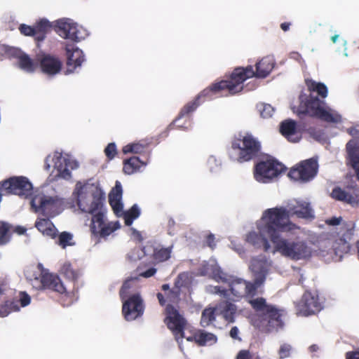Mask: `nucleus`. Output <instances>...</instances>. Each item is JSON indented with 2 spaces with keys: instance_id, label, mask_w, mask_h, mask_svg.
Segmentation results:
<instances>
[{
  "instance_id": "obj_1",
  "label": "nucleus",
  "mask_w": 359,
  "mask_h": 359,
  "mask_svg": "<svg viewBox=\"0 0 359 359\" xmlns=\"http://www.w3.org/2000/svg\"><path fill=\"white\" fill-rule=\"evenodd\" d=\"M305 83L309 95L302 93L299 95L300 103L297 109V114L308 115L326 123H341V116L329 107L324 100L328 94L327 86L323 83L312 79H306Z\"/></svg>"
},
{
  "instance_id": "obj_2",
  "label": "nucleus",
  "mask_w": 359,
  "mask_h": 359,
  "mask_svg": "<svg viewBox=\"0 0 359 359\" xmlns=\"http://www.w3.org/2000/svg\"><path fill=\"white\" fill-rule=\"evenodd\" d=\"M264 283V277L255 278L252 282L246 281L245 298L260 318L259 325H257L259 328L266 332H271L282 328L284 323L280 310L273 305L268 304L264 297L254 298L257 294L262 293L261 288Z\"/></svg>"
},
{
  "instance_id": "obj_3",
  "label": "nucleus",
  "mask_w": 359,
  "mask_h": 359,
  "mask_svg": "<svg viewBox=\"0 0 359 359\" xmlns=\"http://www.w3.org/2000/svg\"><path fill=\"white\" fill-rule=\"evenodd\" d=\"M312 220L315 218L314 212L311 204L304 201H294L288 203L286 208L276 207L266 210L262 215L263 226H269L270 230L273 227L278 228L282 231H292L298 226L290 221L291 217Z\"/></svg>"
},
{
  "instance_id": "obj_4",
  "label": "nucleus",
  "mask_w": 359,
  "mask_h": 359,
  "mask_svg": "<svg viewBox=\"0 0 359 359\" xmlns=\"http://www.w3.org/2000/svg\"><path fill=\"white\" fill-rule=\"evenodd\" d=\"M91 233L98 238H106L121 226L118 222H106V196L99 184H91Z\"/></svg>"
},
{
  "instance_id": "obj_5",
  "label": "nucleus",
  "mask_w": 359,
  "mask_h": 359,
  "mask_svg": "<svg viewBox=\"0 0 359 359\" xmlns=\"http://www.w3.org/2000/svg\"><path fill=\"white\" fill-rule=\"evenodd\" d=\"M30 205L36 213L55 217L64 210L65 201L57 194L54 184L46 182L33 192Z\"/></svg>"
},
{
  "instance_id": "obj_6",
  "label": "nucleus",
  "mask_w": 359,
  "mask_h": 359,
  "mask_svg": "<svg viewBox=\"0 0 359 359\" xmlns=\"http://www.w3.org/2000/svg\"><path fill=\"white\" fill-rule=\"evenodd\" d=\"M270 230L267 226H262L259 230L262 233H266L269 237L274 245V250L278 252L283 256L289 257L292 260H300L308 258L311 255V250L304 241H289L281 238L280 232L283 231L276 227Z\"/></svg>"
},
{
  "instance_id": "obj_7",
  "label": "nucleus",
  "mask_w": 359,
  "mask_h": 359,
  "mask_svg": "<svg viewBox=\"0 0 359 359\" xmlns=\"http://www.w3.org/2000/svg\"><path fill=\"white\" fill-rule=\"evenodd\" d=\"M275 62L273 58L264 57L256 64V71L253 70L251 65L244 67L235 68L229 78L224 80L227 85V92L229 95H235L241 92L243 82L253 76L257 78H266L274 67Z\"/></svg>"
},
{
  "instance_id": "obj_8",
  "label": "nucleus",
  "mask_w": 359,
  "mask_h": 359,
  "mask_svg": "<svg viewBox=\"0 0 359 359\" xmlns=\"http://www.w3.org/2000/svg\"><path fill=\"white\" fill-rule=\"evenodd\" d=\"M223 92H227L226 82L222 80L212 83L203 90L193 100L187 102L180 110L172 125L180 128L187 129L191 124L190 114L203 102L212 100Z\"/></svg>"
},
{
  "instance_id": "obj_9",
  "label": "nucleus",
  "mask_w": 359,
  "mask_h": 359,
  "mask_svg": "<svg viewBox=\"0 0 359 359\" xmlns=\"http://www.w3.org/2000/svg\"><path fill=\"white\" fill-rule=\"evenodd\" d=\"M261 150V142L252 134L240 133L232 139L228 154L231 160L243 163L259 157Z\"/></svg>"
},
{
  "instance_id": "obj_10",
  "label": "nucleus",
  "mask_w": 359,
  "mask_h": 359,
  "mask_svg": "<svg viewBox=\"0 0 359 359\" xmlns=\"http://www.w3.org/2000/svg\"><path fill=\"white\" fill-rule=\"evenodd\" d=\"M79 167L78 162L68 154L55 151L45 158L44 168L53 170L47 179V182L54 184L57 179L69 180L72 177V170Z\"/></svg>"
},
{
  "instance_id": "obj_11",
  "label": "nucleus",
  "mask_w": 359,
  "mask_h": 359,
  "mask_svg": "<svg viewBox=\"0 0 359 359\" xmlns=\"http://www.w3.org/2000/svg\"><path fill=\"white\" fill-rule=\"evenodd\" d=\"M133 283V280H126L119 291V295L123 302L122 313L128 321L141 317L144 311L143 299L140 294L139 293L129 294Z\"/></svg>"
},
{
  "instance_id": "obj_12",
  "label": "nucleus",
  "mask_w": 359,
  "mask_h": 359,
  "mask_svg": "<svg viewBox=\"0 0 359 359\" xmlns=\"http://www.w3.org/2000/svg\"><path fill=\"white\" fill-rule=\"evenodd\" d=\"M286 170L285 165L268 154L261 156L253 168L255 179L261 183H269Z\"/></svg>"
},
{
  "instance_id": "obj_13",
  "label": "nucleus",
  "mask_w": 359,
  "mask_h": 359,
  "mask_svg": "<svg viewBox=\"0 0 359 359\" xmlns=\"http://www.w3.org/2000/svg\"><path fill=\"white\" fill-rule=\"evenodd\" d=\"M53 23L55 31L63 39L80 41L84 39L87 35L83 27L72 19L62 18Z\"/></svg>"
},
{
  "instance_id": "obj_14",
  "label": "nucleus",
  "mask_w": 359,
  "mask_h": 359,
  "mask_svg": "<svg viewBox=\"0 0 359 359\" xmlns=\"http://www.w3.org/2000/svg\"><path fill=\"white\" fill-rule=\"evenodd\" d=\"M27 278L36 290H52L59 293H64L65 287L60 278L53 273L41 271L38 274L29 275Z\"/></svg>"
},
{
  "instance_id": "obj_15",
  "label": "nucleus",
  "mask_w": 359,
  "mask_h": 359,
  "mask_svg": "<svg viewBox=\"0 0 359 359\" xmlns=\"http://www.w3.org/2000/svg\"><path fill=\"white\" fill-rule=\"evenodd\" d=\"M323 308L317 292H304L301 299L295 302L297 315L307 317L316 315Z\"/></svg>"
},
{
  "instance_id": "obj_16",
  "label": "nucleus",
  "mask_w": 359,
  "mask_h": 359,
  "mask_svg": "<svg viewBox=\"0 0 359 359\" xmlns=\"http://www.w3.org/2000/svg\"><path fill=\"white\" fill-rule=\"evenodd\" d=\"M32 184L27 177L22 176L12 177L1 182L2 191L24 198L32 196Z\"/></svg>"
},
{
  "instance_id": "obj_17",
  "label": "nucleus",
  "mask_w": 359,
  "mask_h": 359,
  "mask_svg": "<svg viewBox=\"0 0 359 359\" xmlns=\"http://www.w3.org/2000/svg\"><path fill=\"white\" fill-rule=\"evenodd\" d=\"M165 318L164 323L168 329L172 330L173 334L180 335L181 338L184 337V328L187 321L179 313V311L172 304H169L165 309Z\"/></svg>"
},
{
  "instance_id": "obj_18",
  "label": "nucleus",
  "mask_w": 359,
  "mask_h": 359,
  "mask_svg": "<svg viewBox=\"0 0 359 359\" xmlns=\"http://www.w3.org/2000/svg\"><path fill=\"white\" fill-rule=\"evenodd\" d=\"M318 163L312 158L301 162L296 167L292 168L288 176L295 181H309L317 173Z\"/></svg>"
},
{
  "instance_id": "obj_19",
  "label": "nucleus",
  "mask_w": 359,
  "mask_h": 359,
  "mask_svg": "<svg viewBox=\"0 0 359 359\" xmlns=\"http://www.w3.org/2000/svg\"><path fill=\"white\" fill-rule=\"evenodd\" d=\"M73 196L82 212H90V183L88 180L78 181L73 191Z\"/></svg>"
},
{
  "instance_id": "obj_20",
  "label": "nucleus",
  "mask_w": 359,
  "mask_h": 359,
  "mask_svg": "<svg viewBox=\"0 0 359 359\" xmlns=\"http://www.w3.org/2000/svg\"><path fill=\"white\" fill-rule=\"evenodd\" d=\"M187 278L188 276L186 273H180L175 280V286L165 294L166 299L163 294L157 293L156 296L160 305L165 306L167 301L172 304H177L180 295V289L185 286Z\"/></svg>"
},
{
  "instance_id": "obj_21",
  "label": "nucleus",
  "mask_w": 359,
  "mask_h": 359,
  "mask_svg": "<svg viewBox=\"0 0 359 359\" xmlns=\"http://www.w3.org/2000/svg\"><path fill=\"white\" fill-rule=\"evenodd\" d=\"M339 237L333 243L332 247L336 252H348L351 248L350 242L354 234V225L346 224L340 228Z\"/></svg>"
},
{
  "instance_id": "obj_22",
  "label": "nucleus",
  "mask_w": 359,
  "mask_h": 359,
  "mask_svg": "<svg viewBox=\"0 0 359 359\" xmlns=\"http://www.w3.org/2000/svg\"><path fill=\"white\" fill-rule=\"evenodd\" d=\"M66 55L67 69L65 74L68 75L74 73L77 67H81L84 61V56L83 51L74 45L66 46Z\"/></svg>"
},
{
  "instance_id": "obj_23",
  "label": "nucleus",
  "mask_w": 359,
  "mask_h": 359,
  "mask_svg": "<svg viewBox=\"0 0 359 359\" xmlns=\"http://www.w3.org/2000/svg\"><path fill=\"white\" fill-rule=\"evenodd\" d=\"M146 256H149L156 262H163L170 258L172 247L163 248L155 246L152 243H147L142 248Z\"/></svg>"
},
{
  "instance_id": "obj_24",
  "label": "nucleus",
  "mask_w": 359,
  "mask_h": 359,
  "mask_svg": "<svg viewBox=\"0 0 359 359\" xmlns=\"http://www.w3.org/2000/svg\"><path fill=\"white\" fill-rule=\"evenodd\" d=\"M43 73L48 76H54L58 74L62 69L60 60L49 54H43L38 58Z\"/></svg>"
},
{
  "instance_id": "obj_25",
  "label": "nucleus",
  "mask_w": 359,
  "mask_h": 359,
  "mask_svg": "<svg viewBox=\"0 0 359 359\" xmlns=\"http://www.w3.org/2000/svg\"><path fill=\"white\" fill-rule=\"evenodd\" d=\"M331 196L335 200L346 203L352 206L359 205V189L353 188L345 191L337 187L332 189Z\"/></svg>"
},
{
  "instance_id": "obj_26",
  "label": "nucleus",
  "mask_w": 359,
  "mask_h": 359,
  "mask_svg": "<svg viewBox=\"0 0 359 359\" xmlns=\"http://www.w3.org/2000/svg\"><path fill=\"white\" fill-rule=\"evenodd\" d=\"M122 196V185L120 182L116 181L115 186L109 194V203L116 216H121L123 213Z\"/></svg>"
},
{
  "instance_id": "obj_27",
  "label": "nucleus",
  "mask_w": 359,
  "mask_h": 359,
  "mask_svg": "<svg viewBox=\"0 0 359 359\" xmlns=\"http://www.w3.org/2000/svg\"><path fill=\"white\" fill-rule=\"evenodd\" d=\"M269 265L268 261L263 255L253 257L250 260L249 269L255 278H262L264 277V281H265L269 272Z\"/></svg>"
},
{
  "instance_id": "obj_28",
  "label": "nucleus",
  "mask_w": 359,
  "mask_h": 359,
  "mask_svg": "<svg viewBox=\"0 0 359 359\" xmlns=\"http://www.w3.org/2000/svg\"><path fill=\"white\" fill-rule=\"evenodd\" d=\"M280 133L290 142H297L301 139V135L297 131L296 121L287 119L283 121L280 126Z\"/></svg>"
},
{
  "instance_id": "obj_29",
  "label": "nucleus",
  "mask_w": 359,
  "mask_h": 359,
  "mask_svg": "<svg viewBox=\"0 0 359 359\" xmlns=\"http://www.w3.org/2000/svg\"><path fill=\"white\" fill-rule=\"evenodd\" d=\"M261 220L262 224L258 226V229L264 224L262 218ZM264 236L268 235L262 233L260 230H259V233L255 231H251L246 235V241L256 248L262 247L264 251L267 252L271 248V245L268 239Z\"/></svg>"
},
{
  "instance_id": "obj_30",
  "label": "nucleus",
  "mask_w": 359,
  "mask_h": 359,
  "mask_svg": "<svg viewBox=\"0 0 359 359\" xmlns=\"http://www.w3.org/2000/svg\"><path fill=\"white\" fill-rule=\"evenodd\" d=\"M215 309L226 321L229 323L234 322L235 314L237 311V307L234 304L229 301H223L217 305Z\"/></svg>"
},
{
  "instance_id": "obj_31",
  "label": "nucleus",
  "mask_w": 359,
  "mask_h": 359,
  "mask_svg": "<svg viewBox=\"0 0 359 359\" xmlns=\"http://www.w3.org/2000/svg\"><path fill=\"white\" fill-rule=\"evenodd\" d=\"M186 339L189 341H194L201 346H204L208 344H215L217 341V337L214 334L206 332L203 330H198L192 336L188 337Z\"/></svg>"
},
{
  "instance_id": "obj_32",
  "label": "nucleus",
  "mask_w": 359,
  "mask_h": 359,
  "mask_svg": "<svg viewBox=\"0 0 359 359\" xmlns=\"http://www.w3.org/2000/svg\"><path fill=\"white\" fill-rule=\"evenodd\" d=\"M13 53L18 59L19 67L27 73L33 72L36 68V65L25 53L18 49H13Z\"/></svg>"
},
{
  "instance_id": "obj_33",
  "label": "nucleus",
  "mask_w": 359,
  "mask_h": 359,
  "mask_svg": "<svg viewBox=\"0 0 359 359\" xmlns=\"http://www.w3.org/2000/svg\"><path fill=\"white\" fill-rule=\"evenodd\" d=\"M35 226L43 236L54 238L57 235V229L48 219L37 220L35 223Z\"/></svg>"
},
{
  "instance_id": "obj_34",
  "label": "nucleus",
  "mask_w": 359,
  "mask_h": 359,
  "mask_svg": "<svg viewBox=\"0 0 359 359\" xmlns=\"http://www.w3.org/2000/svg\"><path fill=\"white\" fill-rule=\"evenodd\" d=\"M146 165L137 156H132L123 161V171L126 175H132L138 171L140 168Z\"/></svg>"
},
{
  "instance_id": "obj_35",
  "label": "nucleus",
  "mask_w": 359,
  "mask_h": 359,
  "mask_svg": "<svg viewBox=\"0 0 359 359\" xmlns=\"http://www.w3.org/2000/svg\"><path fill=\"white\" fill-rule=\"evenodd\" d=\"M229 287L231 294L238 298L245 297L246 293V280L237 278L233 280L230 284Z\"/></svg>"
},
{
  "instance_id": "obj_36",
  "label": "nucleus",
  "mask_w": 359,
  "mask_h": 359,
  "mask_svg": "<svg viewBox=\"0 0 359 359\" xmlns=\"http://www.w3.org/2000/svg\"><path fill=\"white\" fill-rule=\"evenodd\" d=\"M54 27V24L53 25ZM52 27L49 21L45 19L41 20L35 26L36 39L41 41L45 38V35L48 32Z\"/></svg>"
},
{
  "instance_id": "obj_37",
  "label": "nucleus",
  "mask_w": 359,
  "mask_h": 359,
  "mask_svg": "<svg viewBox=\"0 0 359 359\" xmlns=\"http://www.w3.org/2000/svg\"><path fill=\"white\" fill-rule=\"evenodd\" d=\"M60 273L69 280H76L79 278L80 273L74 270L70 262H64L60 266Z\"/></svg>"
},
{
  "instance_id": "obj_38",
  "label": "nucleus",
  "mask_w": 359,
  "mask_h": 359,
  "mask_svg": "<svg viewBox=\"0 0 359 359\" xmlns=\"http://www.w3.org/2000/svg\"><path fill=\"white\" fill-rule=\"evenodd\" d=\"M122 215H123L125 224L129 226L133 224V221L140 216V210L137 205L135 204L129 210L124 213L123 212Z\"/></svg>"
},
{
  "instance_id": "obj_39",
  "label": "nucleus",
  "mask_w": 359,
  "mask_h": 359,
  "mask_svg": "<svg viewBox=\"0 0 359 359\" xmlns=\"http://www.w3.org/2000/svg\"><path fill=\"white\" fill-rule=\"evenodd\" d=\"M215 310L207 308L203 311L200 323L202 327H205L210 325L215 320Z\"/></svg>"
},
{
  "instance_id": "obj_40",
  "label": "nucleus",
  "mask_w": 359,
  "mask_h": 359,
  "mask_svg": "<svg viewBox=\"0 0 359 359\" xmlns=\"http://www.w3.org/2000/svg\"><path fill=\"white\" fill-rule=\"evenodd\" d=\"M256 108L260 116L264 118L271 117L274 112V108L269 104L259 103L257 104Z\"/></svg>"
},
{
  "instance_id": "obj_41",
  "label": "nucleus",
  "mask_w": 359,
  "mask_h": 359,
  "mask_svg": "<svg viewBox=\"0 0 359 359\" xmlns=\"http://www.w3.org/2000/svg\"><path fill=\"white\" fill-rule=\"evenodd\" d=\"M58 244L65 248L67 246H72L75 244L73 235L69 232L64 231L59 235Z\"/></svg>"
},
{
  "instance_id": "obj_42",
  "label": "nucleus",
  "mask_w": 359,
  "mask_h": 359,
  "mask_svg": "<svg viewBox=\"0 0 359 359\" xmlns=\"http://www.w3.org/2000/svg\"><path fill=\"white\" fill-rule=\"evenodd\" d=\"M18 311H20V308L15 303L6 302L0 307V317H6L11 312Z\"/></svg>"
},
{
  "instance_id": "obj_43",
  "label": "nucleus",
  "mask_w": 359,
  "mask_h": 359,
  "mask_svg": "<svg viewBox=\"0 0 359 359\" xmlns=\"http://www.w3.org/2000/svg\"><path fill=\"white\" fill-rule=\"evenodd\" d=\"M145 147L139 143L128 144L123 147V153L126 154L128 153L142 154L145 150Z\"/></svg>"
},
{
  "instance_id": "obj_44",
  "label": "nucleus",
  "mask_w": 359,
  "mask_h": 359,
  "mask_svg": "<svg viewBox=\"0 0 359 359\" xmlns=\"http://www.w3.org/2000/svg\"><path fill=\"white\" fill-rule=\"evenodd\" d=\"M293 348L291 344L284 343L280 345L278 354L280 359L290 358L292 355Z\"/></svg>"
},
{
  "instance_id": "obj_45",
  "label": "nucleus",
  "mask_w": 359,
  "mask_h": 359,
  "mask_svg": "<svg viewBox=\"0 0 359 359\" xmlns=\"http://www.w3.org/2000/svg\"><path fill=\"white\" fill-rule=\"evenodd\" d=\"M104 154L107 158L112 160L117 154L116 146L115 143H109L104 149Z\"/></svg>"
},
{
  "instance_id": "obj_46",
  "label": "nucleus",
  "mask_w": 359,
  "mask_h": 359,
  "mask_svg": "<svg viewBox=\"0 0 359 359\" xmlns=\"http://www.w3.org/2000/svg\"><path fill=\"white\" fill-rule=\"evenodd\" d=\"M19 30L20 33L25 36H33L36 38L34 27L22 24L19 27Z\"/></svg>"
},
{
  "instance_id": "obj_47",
  "label": "nucleus",
  "mask_w": 359,
  "mask_h": 359,
  "mask_svg": "<svg viewBox=\"0 0 359 359\" xmlns=\"http://www.w3.org/2000/svg\"><path fill=\"white\" fill-rule=\"evenodd\" d=\"M19 302L22 307L28 306L31 302V297L25 292H21L19 294Z\"/></svg>"
},
{
  "instance_id": "obj_48",
  "label": "nucleus",
  "mask_w": 359,
  "mask_h": 359,
  "mask_svg": "<svg viewBox=\"0 0 359 359\" xmlns=\"http://www.w3.org/2000/svg\"><path fill=\"white\" fill-rule=\"evenodd\" d=\"M175 222L171 217L168 219V234L173 236L175 234Z\"/></svg>"
},
{
  "instance_id": "obj_49",
  "label": "nucleus",
  "mask_w": 359,
  "mask_h": 359,
  "mask_svg": "<svg viewBox=\"0 0 359 359\" xmlns=\"http://www.w3.org/2000/svg\"><path fill=\"white\" fill-rule=\"evenodd\" d=\"M206 244L208 247H210L211 249H214L216 246L215 242V236L212 233H210L206 237Z\"/></svg>"
},
{
  "instance_id": "obj_50",
  "label": "nucleus",
  "mask_w": 359,
  "mask_h": 359,
  "mask_svg": "<svg viewBox=\"0 0 359 359\" xmlns=\"http://www.w3.org/2000/svg\"><path fill=\"white\" fill-rule=\"evenodd\" d=\"M156 272V269L155 268H150L147 270H146L144 272H142L140 273V276L144 278H149L153 276Z\"/></svg>"
},
{
  "instance_id": "obj_51",
  "label": "nucleus",
  "mask_w": 359,
  "mask_h": 359,
  "mask_svg": "<svg viewBox=\"0 0 359 359\" xmlns=\"http://www.w3.org/2000/svg\"><path fill=\"white\" fill-rule=\"evenodd\" d=\"M341 217H332L325 221L326 224L331 226H336L340 224Z\"/></svg>"
},
{
  "instance_id": "obj_52",
  "label": "nucleus",
  "mask_w": 359,
  "mask_h": 359,
  "mask_svg": "<svg viewBox=\"0 0 359 359\" xmlns=\"http://www.w3.org/2000/svg\"><path fill=\"white\" fill-rule=\"evenodd\" d=\"M348 133L355 138H359V126L351 127L348 129Z\"/></svg>"
},
{
  "instance_id": "obj_53",
  "label": "nucleus",
  "mask_w": 359,
  "mask_h": 359,
  "mask_svg": "<svg viewBox=\"0 0 359 359\" xmlns=\"http://www.w3.org/2000/svg\"><path fill=\"white\" fill-rule=\"evenodd\" d=\"M346 359H359V351H348L346 353Z\"/></svg>"
},
{
  "instance_id": "obj_54",
  "label": "nucleus",
  "mask_w": 359,
  "mask_h": 359,
  "mask_svg": "<svg viewBox=\"0 0 359 359\" xmlns=\"http://www.w3.org/2000/svg\"><path fill=\"white\" fill-rule=\"evenodd\" d=\"M238 333H239V330H238V327L234 326V327H231L230 332H229V335L231 338H233L234 339H238Z\"/></svg>"
},
{
  "instance_id": "obj_55",
  "label": "nucleus",
  "mask_w": 359,
  "mask_h": 359,
  "mask_svg": "<svg viewBox=\"0 0 359 359\" xmlns=\"http://www.w3.org/2000/svg\"><path fill=\"white\" fill-rule=\"evenodd\" d=\"M290 22H283L280 25V27L284 32L287 31L290 29Z\"/></svg>"
},
{
  "instance_id": "obj_56",
  "label": "nucleus",
  "mask_w": 359,
  "mask_h": 359,
  "mask_svg": "<svg viewBox=\"0 0 359 359\" xmlns=\"http://www.w3.org/2000/svg\"><path fill=\"white\" fill-rule=\"evenodd\" d=\"M215 292L217 293H220V294H222L223 295H226V290H221L220 287L217 286V287H215Z\"/></svg>"
},
{
  "instance_id": "obj_57",
  "label": "nucleus",
  "mask_w": 359,
  "mask_h": 359,
  "mask_svg": "<svg viewBox=\"0 0 359 359\" xmlns=\"http://www.w3.org/2000/svg\"><path fill=\"white\" fill-rule=\"evenodd\" d=\"M161 289L165 292V294L171 290L168 284H163L161 287Z\"/></svg>"
},
{
  "instance_id": "obj_58",
  "label": "nucleus",
  "mask_w": 359,
  "mask_h": 359,
  "mask_svg": "<svg viewBox=\"0 0 359 359\" xmlns=\"http://www.w3.org/2000/svg\"><path fill=\"white\" fill-rule=\"evenodd\" d=\"M319 349L318 345L313 344L309 346V350L311 352H316Z\"/></svg>"
},
{
  "instance_id": "obj_59",
  "label": "nucleus",
  "mask_w": 359,
  "mask_h": 359,
  "mask_svg": "<svg viewBox=\"0 0 359 359\" xmlns=\"http://www.w3.org/2000/svg\"><path fill=\"white\" fill-rule=\"evenodd\" d=\"M26 229L22 227H18L16 229V231L18 234L21 235L23 234L25 232Z\"/></svg>"
},
{
  "instance_id": "obj_60",
  "label": "nucleus",
  "mask_w": 359,
  "mask_h": 359,
  "mask_svg": "<svg viewBox=\"0 0 359 359\" xmlns=\"http://www.w3.org/2000/svg\"><path fill=\"white\" fill-rule=\"evenodd\" d=\"M321 135H322V134H321V133H320V131H318V132H315V133H313V137H314L316 139H317V140H318V139L321 137Z\"/></svg>"
},
{
  "instance_id": "obj_61",
  "label": "nucleus",
  "mask_w": 359,
  "mask_h": 359,
  "mask_svg": "<svg viewBox=\"0 0 359 359\" xmlns=\"http://www.w3.org/2000/svg\"><path fill=\"white\" fill-rule=\"evenodd\" d=\"M338 38H339V35L336 34V35H334L333 36H332L331 39L333 43H336Z\"/></svg>"
},
{
  "instance_id": "obj_62",
  "label": "nucleus",
  "mask_w": 359,
  "mask_h": 359,
  "mask_svg": "<svg viewBox=\"0 0 359 359\" xmlns=\"http://www.w3.org/2000/svg\"><path fill=\"white\" fill-rule=\"evenodd\" d=\"M134 233H135L137 235V237H138V238L140 240H142V236L141 234L140 233V232H138L136 230H134Z\"/></svg>"
},
{
  "instance_id": "obj_63",
  "label": "nucleus",
  "mask_w": 359,
  "mask_h": 359,
  "mask_svg": "<svg viewBox=\"0 0 359 359\" xmlns=\"http://www.w3.org/2000/svg\"><path fill=\"white\" fill-rule=\"evenodd\" d=\"M356 248H357L358 257L359 259V240L356 243Z\"/></svg>"
},
{
  "instance_id": "obj_64",
  "label": "nucleus",
  "mask_w": 359,
  "mask_h": 359,
  "mask_svg": "<svg viewBox=\"0 0 359 359\" xmlns=\"http://www.w3.org/2000/svg\"><path fill=\"white\" fill-rule=\"evenodd\" d=\"M3 293V290L2 288L0 287V295Z\"/></svg>"
}]
</instances>
